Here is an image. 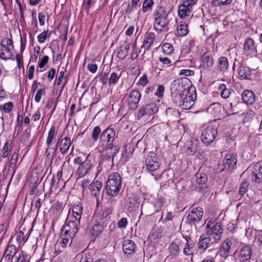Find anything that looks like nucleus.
Listing matches in <instances>:
<instances>
[{
  "label": "nucleus",
  "instance_id": "nucleus-18",
  "mask_svg": "<svg viewBox=\"0 0 262 262\" xmlns=\"http://www.w3.org/2000/svg\"><path fill=\"white\" fill-rule=\"evenodd\" d=\"M214 64V60L212 56L204 54L201 58V68L206 71H210Z\"/></svg>",
  "mask_w": 262,
  "mask_h": 262
},
{
  "label": "nucleus",
  "instance_id": "nucleus-43",
  "mask_svg": "<svg viewBox=\"0 0 262 262\" xmlns=\"http://www.w3.org/2000/svg\"><path fill=\"white\" fill-rule=\"evenodd\" d=\"M102 132L99 126H96L93 129L92 134V138L93 141H97L100 139V135Z\"/></svg>",
  "mask_w": 262,
  "mask_h": 262
},
{
  "label": "nucleus",
  "instance_id": "nucleus-30",
  "mask_svg": "<svg viewBox=\"0 0 262 262\" xmlns=\"http://www.w3.org/2000/svg\"><path fill=\"white\" fill-rule=\"evenodd\" d=\"M154 5V2L152 0H144L142 4L141 10L139 11L138 12L137 18H139L141 11L142 13H145L148 11H151Z\"/></svg>",
  "mask_w": 262,
  "mask_h": 262
},
{
  "label": "nucleus",
  "instance_id": "nucleus-21",
  "mask_svg": "<svg viewBox=\"0 0 262 262\" xmlns=\"http://www.w3.org/2000/svg\"><path fill=\"white\" fill-rule=\"evenodd\" d=\"M57 134V131L56 130V127L54 125H53L51 126L48 134V136L46 139V144L47 145L48 147L46 151V155L48 157L50 155V152H49V149L50 147L52 145L53 141L54 139V138L56 136Z\"/></svg>",
  "mask_w": 262,
  "mask_h": 262
},
{
  "label": "nucleus",
  "instance_id": "nucleus-47",
  "mask_svg": "<svg viewBox=\"0 0 262 262\" xmlns=\"http://www.w3.org/2000/svg\"><path fill=\"white\" fill-rule=\"evenodd\" d=\"M162 51L165 54L169 55L173 52V46L169 43H165L162 47Z\"/></svg>",
  "mask_w": 262,
  "mask_h": 262
},
{
  "label": "nucleus",
  "instance_id": "nucleus-12",
  "mask_svg": "<svg viewBox=\"0 0 262 262\" xmlns=\"http://www.w3.org/2000/svg\"><path fill=\"white\" fill-rule=\"evenodd\" d=\"M158 111V107L155 103H151L142 105L136 114L138 120L144 116H151Z\"/></svg>",
  "mask_w": 262,
  "mask_h": 262
},
{
  "label": "nucleus",
  "instance_id": "nucleus-64",
  "mask_svg": "<svg viewBox=\"0 0 262 262\" xmlns=\"http://www.w3.org/2000/svg\"><path fill=\"white\" fill-rule=\"evenodd\" d=\"M97 66L96 64L89 63L88 70L92 73H95L97 70Z\"/></svg>",
  "mask_w": 262,
  "mask_h": 262
},
{
  "label": "nucleus",
  "instance_id": "nucleus-5",
  "mask_svg": "<svg viewBox=\"0 0 262 262\" xmlns=\"http://www.w3.org/2000/svg\"><path fill=\"white\" fill-rule=\"evenodd\" d=\"M190 80L186 77H182L174 80L170 85V91L180 93L185 95L189 92Z\"/></svg>",
  "mask_w": 262,
  "mask_h": 262
},
{
  "label": "nucleus",
  "instance_id": "nucleus-6",
  "mask_svg": "<svg viewBox=\"0 0 262 262\" xmlns=\"http://www.w3.org/2000/svg\"><path fill=\"white\" fill-rule=\"evenodd\" d=\"M186 223L196 229V224L202 220L203 209L201 207H192L186 212Z\"/></svg>",
  "mask_w": 262,
  "mask_h": 262
},
{
  "label": "nucleus",
  "instance_id": "nucleus-35",
  "mask_svg": "<svg viewBox=\"0 0 262 262\" xmlns=\"http://www.w3.org/2000/svg\"><path fill=\"white\" fill-rule=\"evenodd\" d=\"M13 56L12 50L3 46H0V58L4 60H8Z\"/></svg>",
  "mask_w": 262,
  "mask_h": 262
},
{
  "label": "nucleus",
  "instance_id": "nucleus-46",
  "mask_svg": "<svg viewBox=\"0 0 262 262\" xmlns=\"http://www.w3.org/2000/svg\"><path fill=\"white\" fill-rule=\"evenodd\" d=\"M0 46L10 49L11 50L13 49L12 40L8 38H4L1 41Z\"/></svg>",
  "mask_w": 262,
  "mask_h": 262
},
{
  "label": "nucleus",
  "instance_id": "nucleus-52",
  "mask_svg": "<svg viewBox=\"0 0 262 262\" xmlns=\"http://www.w3.org/2000/svg\"><path fill=\"white\" fill-rule=\"evenodd\" d=\"M62 241L60 242V244L62 248H64L67 246L68 244L70 245L71 244L72 238L73 237H71L70 236H62Z\"/></svg>",
  "mask_w": 262,
  "mask_h": 262
},
{
  "label": "nucleus",
  "instance_id": "nucleus-10",
  "mask_svg": "<svg viewBox=\"0 0 262 262\" xmlns=\"http://www.w3.org/2000/svg\"><path fill=\"white\" fill-rule=\"evenodd\" d=\"M141 95L138 90H133L130 92L128 95L124 97L129 108L131 110H135L138 106L141 98Z\"/></svg>",
  "mask_w": 262,
  "mask_h": 262
},
{
  "label": "nucleus",
  "instance_id": "nucleus-4",
  "mask_svg": "<svg viewBox=\"0 0 262 262\" xmlns=\"http://www.w3.org/2000/svg\"><path fill=\"white\" fill-rule=\"evenodd\" d=\"M206 232L207 235L210 236L214 239V242L220 241L223 232L222 224L212 220H209L207 222Z\"/></svg>",
  "mask_w": 262,
  "mask_h": 262
},
{
  "label": "nucleus",
  "instance_id": "nucleus-44",
  "mask_svg": "<svg viewBox=\"0 0 262 262\" xmlns=\"http://www.w3.org/2000/svg\"><path fill=\"white\" fill-rule=\"evenodd\" d=\"M195 177L196 181L199 184H204L208 180L207 175L202 172H197L195 174Z\"/></svg>",
  "mask_w": 262,
  "mask_h": 262
},
{
  "label": "nucleus",
  "instance_id": "nucleus-42",
  "mask_svg": "<svg viewBox=\"0 0 262 262\" xmlns=\"http://www.w3.org/2000/svg\"><path fill=\"white\" fill-rule=\"evenodd\" d=\"M219 89L221 90V96L224 98H228L231 94V90L227 89L225 84H221L219 85Z\"/></svg>",
  "mask_w": 262,
  "mask_h": 262
},
{
  "label": "nucleus",
  "instance_id": "nucleus-60",
  "mask_svg": "<svg viewBox=\"0 0 262 262\" xmlns=\"http://www.w3.org/2000/svg\"><path fill=\"white\" fill-rule=\"evenodd\" d=\"M38 20L39 24L41 26L45 25V12H40L38 15Z\"/></svg>",
  "mask_w": 262,
  "mask_h": 262
},
{
  "label": "nucleus",
  "instance_id": "nucleus-13",
  "mask_svg": "<svg viewBox=\"0 0 262 262\" xmlns=\"http://www.w3.org/2000/svg\"><path fill=\"white\" fill-rule=\"evenodd\" d=\"M237 162V155L231 152H227L223 159L224 168L228 170L233 169L236 165Z\"/></svg>",
  "mask_w": 262,
  "mask_h": 262
},
{
  "label": "nucleus",
  "instance_id": "nucleus-9",
  "mask_svg": "<svg viewBox=\"0 0 262 262\" xmlns=\"http://www.w3.org/2000/svg\"><path fill=\"white\" fill-rule=\"evenodd\" d=\"M217 134L216 127L208 126L202 132L201 140L203 143L208 145L214 141Z\"/></svg>",
  "mask_w": 262,
  "mask_h": 262
},
{
  "label": "nucleus",
  "instance_id": "nucleus-25",
  "mask_svg": "<svg viewBox=\"0 0 262 262\" xmlns=\"http://www.w3.org/2000/svg\"><path fill=\"white\" fill-rule=\"evenodd\" d=\"M129 43L126 41L122 45L117 51V56L120 59H123L127 55L128 51L129 48Z\"/></svg>",
  "mask_w": 262,
  "mask_h": 262
},
{
  "label": "nucleus",
  "instance_id": "nucleus-36",
  "mask_svg": "<svg viewBox=\"0 0 262 262\" xmlns=\"http://www.w3.org/2000/svg\"><path fill=\"white\" fill-rule=\"evenodd\" d=\"M252 179L256 183L262 181V167L259 166L258 170L255 169L251 173Z\"/></svg>",
  "mask_w": 262,
  "mask_h": 262
},
{
  "label": "nucleus",
  "instance_id": "nucleus-41",
  "mask_svg": "<svg viewBox=\"0 0 262 262\" xmlns=\"http://www.w3.org/2000/svg\"><path fill=\"white\" fill-rule=\"evenodd\" d=\"M188 30L185 24H180L177 27V35L180 37L184 36L187 34Z\"/></svg>",
  "mask_w": 262,
  "mask_h": 262
},
{
  "label": "nucleus",
  "instance_id": "nucleus-48",
  "mask_svg": "<svg viewBox=\"0 0 262 262\" xmlns=\"http://www.w3.org/2000/svg\"><path fill=\"white\" fill-rule=\"evenodd\" d=\"M232 0H213L212 4L213 6H226L230 4Z\"/></svg>",
  "mask_w": 262,
  "mask_h": 262
},
{
  "label": "nucleus",
  "instance_id": "nucleus-50",
  "mask_svg": "<svg viewBox=\"0 0 262 262\" xmlns=\"http://www.w3.org/2000/svg\"><path fill=\"white\" fill-rule=\"evenodd\" d=\"M254 115L253 112L251 110H249L246 112L243 113L241 115V117L243 119L244 122H248L250 121Z\"/></svg>",
  "mask_w": 262,
  "mask_h": 262
},
{
  "label": "nucleus",
  "instance_id": "nucleus-14",
  "mask_svg": "<svg viewBox=\"0 0 262 262\" xmlns=\"http://www.w3.org/2000/svg\"><path fill=\"white\" fill-rule=\"evenodd\" d=\"M216 242H214V239L210 236L202 234L200 236L197 247L198 249L204 252L211 245Z\"/></svg>",
  "mask_w": 262,
  "mask_h": 262
},
{
  "label": "nucleus",
  "instance_id": "nucleus-38",
  "mask_svg": "<svg viewBox=\"0 0 262 262\" xmlns=\"http://www.w3.org/2000/svg\"><path fill=\"white\" fill-rule=\"evenodd\" d=\"M196 143V141H195L194 142H193L192 141L187 142L186 149L185 150L186 154L188 155H192L195 153L197 150Z\"/></svg>",
  "mask_w": 262,
  "mask_h": 262
},
{
  "label": "nucleus",
  "instance_id": "nucleus-16",
  "mask_svg": "<svg viewBox=\"0 0 262 262\" xmlns=\"http://www.w3.org/2000/svg\"><path fill=\"white\" fill-rule=\"evenodd\" d=\"M196 98L195 93H190L186 94L184 97L181 107L182 109L189 110L194 104V101Z\"/></svg>",
  "mask_w": 262,
  "mask_h": 262
},
{
  "label": "nucleus",
  "instance_id": "nucleus-61",
  "mask_svg": "<svg viewBox=\"0 0 262 262\" xmlns=\"http://www.w3.org/2000/svg\"><path fill=\"white\" fill-rule=\"evenodd\" d=\"M127 224V220L126 218L123 217L117 223L118 226L120 228H124Z\"/></svg>",
  "mask_w": 262,
  "mask_h": 262
},
{
  "label": "nucleus",
  "instance_id": "nucleus-55",
  "mask_svg": "<svg viewBox=\"0 0 262 262\" xmlns=\"http://www.w3.org/2000/svg\"><path fill=\"white\" fill-rule=\"evenodd\" d=\"M248 186V184L247 182H244L242 183L240 186L239 190V194L242 196L244 194L246 193V192L247 191V187Z\"/></svg>",
  "mask_w": 262,
  "mask_h": 262
},
{
  "label": "nucleus",
  "instance_id": "nucleus-15",
  "mask_svg": "<svg viewBox=\"0 0 262 262\" xmlns=\"http://www.w3.org/2000/svg\"><path fill=\"white\" fill-rule=\"evenodd\" d=\"M93 167L91 161L89 159V156L82 163L79 165L77 170V173L78 177L82 178L86 175Z\"/></svg>",
  "mask_w": 262,
  "mask_h": 262
},
{
  "label": "nucleus",
  "instance_id": "nucleus-8",
  "mask_svg": "<svg viewBox=\"0 0 262 262\" xmlns=\"http://www.w3.org/2000/svg\"><path fill=\"white\" fill-rule=\"evenodd\" d=\"M80 223V221L73 219L67 222L62 227L61 236L74 237L79 230Z\"/></svg>",
  "mask_w": 262,
  "mask_h": 262
},
{
  "label": "nucleus",
  "instance_id": "nucleus-53",
  "mask_svg": "<svg viewBox=\"0 0 262 262\" xmlns=\"http://www.w3.org/2000/svg\"><path fill=\"white\" fill-rule=\"evenodd\" d=\"M102 231V227L98 224H95L92 228V233L94 236L98 235Z\"/></svg>",
  "mask_w": 262,
  "mask_h": 262
},
{
  "label": "nucleus",
  "instance_id": "nucleus-57",
  "mask_svg": "<svg viewBox=\"0 0 262 262\" xmlns=\"http://www.w3.org/2000/svg\"><path fill=\"white\" fill-rule=\"evenodd\" d=\"M49 59V58L48 56L46 55L43 56L41 58V59L38 62V68L40 69L43 68L45 67V64L48 62Z\"/></svg>",
  "mask_w": 262,
  "mask_h": 262
},
{
  "label": "nucleus",
  "instance_id": "nucleus-1",
  "mask_svg": "<svg viewBox=\"0 0 262 262\" xmlns=\"http://www.w3.org/2000/svg\"><path fill=\"white\" fill-rule=\"evenodd\" d=\"M168 13L162 6L156 7L152 14L154 19V29L158 33L166 32L169 28Z\"/></svg>",
  "mask_w": 262,
  "mask_h": 262
},
{
  "label": "nucleus",
  "instance_id": "nucleus-32",
  "mask_svg": "<svg viewBox=\"0 0 262 262\" xmlns=\"http://www.w3.org/2000/svg\"><path fill=\"white\" fill-rule=\"evenodd\" d=\"M191 12L192 11L186 7L185 5L181 4L179 6L178 15L182 19L187 18L190 15Z\"/></svg>",
  "mask_w": 262,
  "mask_h": 262
},
{
  "label": "nucleus",
  "instance_id": "nucleus-23",
  "mask_svg": "<svg viewBox=\"0 0 262 262\" xmlns=\"http://www.w3.org/2000/svg\"><path fill=\"white\" fill-rule=\"evenodd\" d=\"M229 67L228 58L225 56L220 57L217 61V70L223 73L227 72Z\"/></svg>",
  "mask_w": 262,
  "mask_h": 262
},
{
  "label": "nucleus",
  "instance_id": "nucleus-17",
  "mask_svg": "<svg viewBox=\"0 0 262 262\" xmlns=\"http://www.w3.org/2000/svg\"><path fill=\"white\" fill-rule=\"evenodd\" d=\"M252 256V248L250 246L244 245L238 253V257L241 262L249 260Z\"/></svg>",
  "mask_w": 262,
  "mask_h": 262
},
{
  "label": "nucleus",
  "instance_id": "nucleus-45",
  "mask_svg": "<svg viewBox=\"0 0 262 262\" xmlns=\"http://www.w3.org/2000/svg\"><path fill=\"white\" fill-rule=\"evenodd\" d=\"M13 103L12 102H8L3 105H0V110L6 113H10L13 110Z\"/></svg>",
  "mask_w": 262,
  "mask_h": 262
},
{
  "label": "nucleus",
  "instance_id": "nucleus-7",
  "mask_svg": "<svg viewBox=\"0 0 262 262\" xmlns=\"http://www.w3.org/2000/svg\"><path fill=\"white\" fill-rule=\"evenodd\" d=\"M103 153L101 155V162L106 167L114 165V158L118 153L120 148L118 145H114L107 148H101Z\"/></svg>",
  "mask_w": 262,
  "mask_h": 262
},
{
  "label": "nucleus",
  "instance_id": "nucleus-40",
  "mask_svg": "<svg viewBox=\"0 0 262 262\" xmlns=\"http://www.w3.org/2000/svg\"><path fill=\"white\" fill-rule=\"evenodd\" d=\"M121 76V73L117 74L115 72H112L108 78V84L110 86L116 85L119 81Z\"/></svg>",
  "mask_w": 262,
  "mask_h": 262
},
{
  "label": "nucleus",
  "instance_id": "nucleus-33",
  "mask_svg": "<svg viewBox=\"0 0 262 262\" xmlns=\"http://www.w3.org/2000/svg\"><path fill=\"white\" fill-rule=\"evenodd\" d=\"M232 245V242L229 239H226L222 245V249L220 250L221 255H224L225 257L228 256V254L230 251L231 246Z\"/></svg>",
  "mask_w": 262,
  "mask_h": 262
},
{
  "label": "nucleus",
  "instance_id": "nucleus-58",
  "mask_svg": "<svg viewBox=\"0 0 262 262\" xmlns=\"http://www.w3.org/2000/svg\"><path fill=\"white\" fill-rule=\"evenodd\" d=\"M164 86L160 85H158L157 91L155 93V95L159 97H162L164 95Z\"/></svg>",
  "mask_w": 262,
  "mask_h": 262
},
{
  "label": "nucleus",
  "instance_id": "nucleus-31",
  "mask_svg": "<svg viewBox=\"0 0 262 262\" xmlns=\"http://www.w3.org/2000/svg\"><path fill=\"white\" fill-rule=\"evenodd\" d=\"M101 187L102 184L100 181H96L91 183L89 189L92 195L97 196L100 193Z\"/></svg>",
  "mask_w": 262,
  "mask_h": 262
},
{
  "label": "nucleus",
  "instance_id": "nucleus-62",
  "mask_svg": "<svg viewBox=\"0 0 262 262\" xmlns=\"http://www.w3.org/2000/svg\"><path fill=\"white\" fill-rule=\"evenodd\" d=\"M35 70V67L32 65L29 67L28 71V78L29 79L31 80L33 78V73Z\"/></svg>",
  "mask_w": 262,
  "mask_h": 262
},
{
  "label": "nucleus",
  "instance_id": "nucleus-11",
  "mask_svg": "<svg viewBox=\"0 0 262 262\" xmlns=\"http://www.w3.org/2000/svg\"><path fill=\"white\" fill-rule=\"evenodd\" d=\"M161 164V159L154 152H150L145 159V166L149 171H154L159 169Z\"/></svg>",
  "mask_w": 262,
  "mask_h": 262
},
{
  "label": "nucleus",
  "instance_id": "nucleus-39",
  "mask_svg": "<svg viewBox=\"0 0 262 262\" xmlns=\"http://www.w3.org/2000/svg\"><path fill=\"white\" fill-rule=\"evenodd\" d=\"M194 245L195 244L193 241L186 243L183 250L184 254L186 256L192 255Z\"/></svg>",
  "mask_w": 262,
  "mask_h": 262
},
{
  "label": "nucleus",
  "instance_id": "nucleus-54",
  "mask_svg": "<svg viewBox=\"0 0 262 262\" xmlns=\"http://www.w3.org/2000/svg\"><path fill=\"white\" fill-rule=\"evenodd\" d=\"M45 90L44 89H39L37 91V92L35 95V98H34L35 101L36 102H39L41 100L42 95H45Z\"/></svg>",
  "mask_w": 262,
  "mask_h": 262
},
{
  "label": "nucleus",
  "instance_id": "nucleus-56",
  "mask_svg": "<svg viewBox=\"0 0 262 262\" xmlns=\"http://www.w3.org/2000/svg\"><path fill=\"white\" fill-rule=\"evenodd\" d=\"M194 74V72L193 70L189 69H182L179 72V75H184L185 76L193 75Z\"/></svg>",
  "mask_w": 262,
  "mask_h": 262
},
{
  "label": "nucleus",
  "instance_id": "nucleus-27",
  "mask_svg": "<svg viewBox=\"0 0 262 262\" xmlns=\"http://www.w3.org/2000/svg\"><path fill=\"white\" fill-rule=\"evenodd\" d=\"M71 145V141L70 138L66 137L60 141V151L63 155L65 154L69 150Z\"/></svg>",
  "mask_w": 262,
  "mask_h": 262
},
{
  "label": "nucleus",
  "instance_id": "nucleus-34",
  "mask_svg": "<svg viewBox=\"0 0 262 262\" xmlns=\"http://www.w3.org/2000/svg\"><path fill=\"white\" fill-rule=\"evenodd\" d=\"M171 96L173 102L176 106H180L185 95H182L180 93L171 92Z\"/></svg>",
  "mask_w": 262,
  "mask_h": 262
},
{
  "label": "nucleus",
  "instance_id": "nucleus-28",
  "mask_svg": "<svg viewBox=\"0 0 262 262\" xmlns=\"http://www.w3.org/2000/svg\"><path fill=\"white\" fill-rule=\"evenodd\" d=\"M242 97L243 100L246 103L252 104L254 102V94L250 90H245L242 94Z\"/></svg>",
  "mask_w": 262,
  "mask_h": 262
},
{
  "label": "nucleus",
  "instance_id": "nucleus-20",
  "mask_svg": "<svg viewBox=\"0 0 262 262\" xmlns=\"http://www.w3.org/2000/svg\"><path fill=\"white\" fill-rule=\"evenodd\" d=\"M17 251L18 250L14 245H8L3 254V257L1 261L4 258L5 260L12 262L13 257L16 255Z\"/></svg>",
  "mask_w": 262,
  "mask_h": 262
},
{
  "label": "nucleus",
  "instance_id": "nucleus-37",
  "mask_svg": "<svg viewBox=\"0 0 262 262\" xmlns=\"http://www.w3.org/2000/svg\"><path fill=\"white\" fill-rule=\"evenodd\" d=\"M238 74L241 79H248L250 75V71L248 67L241 66L239 68Z\"/></svg>",
  "mask_w": 262,
  "mask_h": 262
},
{
  "label": "nucleus",
  "instance_id": "nucleus-2",
  "mask_svg": "<svg viewBox=\"0 0 262 262\" xmlns=\"http://www.w3.org/2000/svg\"><path fill=\"white\" fill-rule=\"evenodd\" d=\"M122 180L119 173H111L106 182L105 190L107 195L115 196L119 194L121 188Z\"/></svg>",
  "mask_w": 262,
  "mask_h": 262
},
{
  "label": "nucleus",
  "instance_id": "nucleus-22",
  "mask_svg": "<svg viewBox=\"0 0 262 262\" xmlns=\"http://www.w3.org/2000/svg\"><path fill=\"white\" fill-rule=\"evenodd\" d=\"M122 249L125 254L132 255L136 251V245L133 241L126 239L123 242Z\"/></svg>",
  "mask_w": 262,
  "mask_h": 262
},
{
  "label": "nucleus",
  "instance_id": "nucleus-29",
  "mask_svg": "<svg viewBox=\"0 0 262 262\" xmlns=\"http://www.w3.org/2000/svg\"><path fill=\"white\" fill-rule=\"evenodd\" d=\"M168 250L169 255L173 258L177 257L180 253L179 246L174 242H172L169 244Z\"/></svg>",
  "mask_w": 262,
  "mask_h": 262
},
{
  "label": "nucleus",
  "instance_id": "nucleus-49",
  "mask_svg": "<svg viewBox=\"0 0 262 262\" xmlns=\"http://www.w3.org/2000/svg\"><path fill=\"white\" fill-rule=\"evenodd\" d=\"M52 32L48 33V31H43L37 36V40L39 43H43L47 38L49 37Z\"/></svg>",
  "mask_w": 262,
  "mask_h": 262
},
{
  "label": "nucleus",
  "instance_id": "nucleus-19",
  "mask_svg": "<svg viewBox=\"0 0 262 262\" xmlns=\"http://www.w3.org/2000/svg\"><path fill=\"white\" fill-rule=\"evenodd\" d=\"M155 40V34L152 32L147 33L144 37V39L143 42V45L140 50L141 52L143 50L144 53L146 50H149L152 46Z\"/></svg>",
  "mask_w": 262,
  "mask_h": 262
},
{
  "label": "nucleus",
  "instance_id": "nucleus-59",
  "mask_svg": "<svg viewBox=\"0 0 262 262\" xmlns=\"http://www.w3.org/2000/svg\"><path fill=\"white\" fill-rule=\"evenodd\" d=\"M56 74V70L55 68H52L48 72L47 78L49 81H52Z\"/></svg>",
  "mask_w": 262,
  "mask_h": 262
},
{
  "label": "nucleus",
  "instance_id": "nucleus-24",
  "mask_svg": "<svg viewBox=\"0 0 262 262\" xmlns=\"http://www.w3.org/2000/svg\"><path fill=\"white\" fill-rule=\"evenodd\" d=\"M244 53L247 55L254 53L256 48L254 46V41L252 38H249L245 40L244 45Z\"/></svg>",
  "mask_w": 262,
  "mask_h": 262
},
{
  "label": "nucleus",
  "instance_id": "nucleus-26",
  "mask_svg": "<svg viewBox=\"0 0 262 262\" xmlns=\"http://www.w3.org/2000/svg\"><path fill=\"white\" fill-rule=\"evenodd\" d=\"M83 212V207L81 204H75L72 207V219L80 222L81 215Z\"/></svg>",
  "mask_w": 262,
  "mask_h": 262
},
{
  "label": "nucleus",
  "instance_id": "nucleus-63",
  "mask_svg": "<svg viewBox=\"0 0 262 262\" xmlns=\"http://www.w3.org/2000/svg\"><path fill=\"white\" fill-rule=\"evenodd\" d=\"M27 256L22 252L19 254L18 256H16V262H27Z\"/></svg>",
  "mask_w": 262,
  "mask_h": 262
},
{
  "label": "nucleus",
  "instance_id": "nucleus-51",
  "mask_svg": "<svg viewBox=\"0 0 262 262\" xmlns=\"http://www.w3.org/2000/svg\"><path fill=\"white\" fill-rule=\"evenodd\" d=\"M198 0H183L182 4L185 5V7L192 10V7L196 4Z\"/></svg>",
  "mask_w": 262,
  "mask_h": 262
},
{
  "label": "nucleus",
  "instance_id": "nucleus-3",
  "mask_svg": "<svg viewBox=\"0 0 262 262\" xmlns=\"http://www.w3.org/2000/svg\"><path fill=\"white\" fill-rule=\"evenodd\" d=\"M117 137L114 129L112 125H110L102 131L99 142V147L100 148H107L113 146V143Z\"/></svg>",
  "mask_w": 262,
  "mask_h": 262
}]
</instances>
